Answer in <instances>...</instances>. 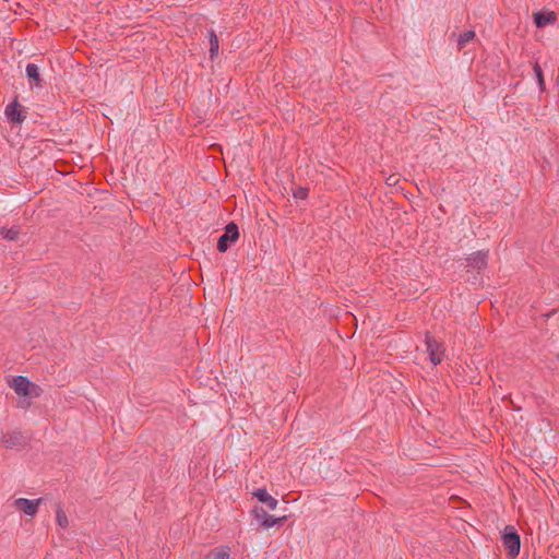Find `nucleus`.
<instances>
[{
    "label": "nucleus",
    "mask_w": 559,
    "mask_h": 559,
    "mask_svg": "<svg viewBox=\"0 0 559 559\" xmlns=\"http://www.w3.org/2000/svg\"><path fill=\"white\" fill-rule=\"evenodd\" d=\"M533 70L536 75L540 91H544L545 90V81H544L543 70H542L540 66L537 62H535L533 66Z\"/></svg>",
    "instance_id": "obj_17"
},
{
    "label": "nucleus",
    "mask_w": 559,
    "mask_h": 559,
    "mask_svg": "<svg viewBox=\"0 0 559 559\" xmlns=\"http://www.w3.org/2000/svg\"><path fill=\"white\" fill-rule=\"evenodd\" d=\"M502 547L509 559H515L521 548V538L516 528L512 525H506L501 532Z\"/></svg>",
    "instance_id": "obj_1"
},
{
    "label": "nucleus",
    "mask_w": 559,
    "mask_h": 559,
    "mask_svg": "<svg viewBox=\"0 0 559 559\" xmlns=\"http://www.w3.org/2000/svg\"><path fill=\"white\" fill-rule=\"evenodd\" d=\"M477 75L479 79H485L486 78V73H481L480 70H477Z\"/></svg>",
    "instance_id": "obj_20"
},
{
    "label": "nucleus",
    "mask_w": 559,
    "mask_h": 559,
    "mask_svg": "<svg viewBox=\"0 0 559 559\" xmlns=\"http://www.w3.org/2000/svg\"><path fill=\"white\" fill-rule=\"evenodd\" d=\"M454 36H455V34H454V33H451V35H450V37H449V38L451 39V38H452V37H454Z\"/></svg>",
    "instance_id": "obj_21"
},
{
    "label": "nucleus",
    "mask_w": 559,
    "mask_h": 559,
    "mask_svg": "<svg viewBox=\"0 0 559 559\" xmlns=\"http://www.w3.org/2000/svg\"><path fill=\"white\" fill-rule=\"evenodd\" d=\"M43 501L41 498L29 500L26 498H20L15 500V506L19 510L23 511L26 515L34 516L37 512L38 506Z\"/></svg>",
    "instance_id": "obj_8"
},
{
    "label": "nucleus",
    "mask_w": 559,
    "mask_h": 559,
    "mask_svg": "<svg viewBox=\"0 0 559 559\" xmlns=\"http://www.w3.org/2000/svg\"><path fill=\"white\" fill-rule=\"evenodd\" d=\"M251 513L263 528H271L285 520V516L275 518L270 515L262 507H254Z\"/></svg>",
    "instance_id": "obj_5"
},
{
    "label": "nucleus",
    "mask_w": 559,
    "mask_h": 559,
    "mask_svg": "<svg viewBox=\"0 0 559 559\" xmlns=\"http://www.w3.org/2000/svg\"><path fill=\"white\" fill-rule=\"evenodd\" d=\"M426 352L428 353L429 360L435 365L442 362L444 358V345L437 341L429 332L425 334Z\"/></svg>",
    "instance_id": "obj_2"
},
{
    "label": "nucleus",
    "mask_w": 559,
    "mask_h": 559,
    "mask_svg": "<svg viewBox=\"0 0 559 559\" xmlns=\"http://www.w3.org/2000/svg\"><path fill=\"white\" fill-rule=\"evenodd\" d=\"M475 37L474 31H466L456 37V48L462 50Z\"/></svg>",
    "instance_id": "obj_15"
},
{
    "label": "nucleus",
    "mask_w": 559,
    "mask_h": 559,
    "mask_svg": "<svg viewBox=\"0 0 559 559\" xmlns=\"http://www.w3.org/2000/svg\"><path fill=\"white\" fill-rule=\"evenodd\" d=\"M239 238V229L236 223L230 222L226 225L224 233L219 236L217 240V250L219 252H226L229 246L237 241Z\"/></svg>",
    "instance_id": "obj_3"
},
{
    "label": "nucleus",
    "mask_w": 559,
    "mask_h": 559,
    "mask_svg": "<svg viewBox=\"0 0 559 559\" xmlns=\"http://www.w3.org/2000/svg\"><path fill=\"white\" fill-rule=\"evenodd\" d=\"M293 195L295 199L305 200L308 197V189L304 187H298L294 190Z\"/></svg>",
    "instance_id": "obj_19"
},
{
    "label": "nucleus",
    "mask_w": 559,
    "mask_h": 559,
    "mask_svg": "<svg viewBox=\"0 0 559 559\" xmlns=\"http://www.w3.org/2000/svg\"><path fill=\"white\" fill-rule=\"evenodd\" d=\"M467 266L481 270L487 266V253L477 251L467 258Z\"/></svg>",
    "instance_id": "obj_11"
},
{
    "label": "nucleus",
    "mask_w": 559,
    "mask_h": 559,
    "mask_svg": "<svg viewBox=\"0 0 559 559\" xmlns=\"http://www.w3.org/2000/svg\"><path fill=\"white\" fill-rule=\"evenodd\" d=\"M10 386L15 391L17 395L29 396L32 390L38 389V386L29 381L26 377L16 376L10 383Z\"/></svg>",
    "instance_id": "obj_7"
},
{
    "label": "nucleus",
    "mask_w": 559,
    "mask_h": 559,
    "mask_svg": "<svg viewBox=\"0 0 559 559\" xmlns=\"http://www.w3.org/2000/svg\"><path fill=\"white\" fill-rule=\"evenodd\" d=\"M0 440L8 449L21 450L26 447L28 437L21 431L1 432Z\"/></svg>",
    "instance_id": "obj_4"
},
{
    "label": "nucleus",
    "mask_w": 559,
    "mask_h": 559,
    "mask_svg": "<svg viewBox=\"0 0 559 559\" xmlns=\"http://www.w3.org/2000/svg\"><path fill=\"white\" fill-rule=\"evenodd\" d=\"M210 39V58L214 60L218 56L219 41L214 29L209 31Z\"/></svg>",
    "instance_id": "obj_13"
},
{
    "label": "nucleus",
    "mask_w": 559,
    "mask_h": 559,
    "mask_svg": "<svg viewBox=\"0 0 559 559\" xmlns=\"http://www.w3.org/2000/svg\"><path fill=\"white\" fill-rule=\"evenodd\" d=\"M56 520L60 527L66 528L68 526V518L60 507L56 511Z\"/></svg>",
    "instance_id": "obj_18"
},
{
    "label": "nucleus",
    "mask_w": 559,
    "mask_h": 559,
    "mask_svg": "<svg viewBox=\"0 0 559 559\" xmlns=\"http://www.w3.org/2000/svg\"><path fill=\"white\" fill-rule=\"evenodd\" d=\"M204 559H230L228 547H218L212 549Z\"/></svg>",
    "instance_id": "obj_14"
},
{
    "label": "nucleus",
    "mask_w": 559,
    "mask_h": 559,
    "mask_svg": "<svg viewBox=\"0 0 559 559\" xmlns=\"http://www.w3.org/2000/svg\"><path fill=\"white\" fill-rule=\"evenodd\" d=\"M26 75L27 78L33 81L34 85L37 87H41V78L39 73V68L35 63H27L26 66Z\"/></svg>",
    "instance_id": "obj_12"
},
{
    "label": "nucleus",
    "mask_w": 559,
    "mask_h": 559,
    "mask_svg": "<svg viewBox=\"0 0 559 559\" xmlns=\"http://www.w3.org/2000/svg\"><path fill=\"white\" fill-rule=\"evenodd\" d=\"M255 497L261 503L265 504L270 510H275L278 501L272 497L265 488H258L253 491Z\"/></svg>",
    "instance_id": "obj_9"
},
{
    "label": "nucleus",
    "mask_w": 559,
    "mask_h": 559,
    "mask_svg": "<svg viewBox=\"0 0 559 559\" xmlns=\"http://www.w3.org/2000/svg\"><path fill=\"white\" fill-rule=\"evenodd\" d=\"M19 234H20V230L17 227L13 226V227H10V228H7V227H2L0 228V235L7 239V240H10V241H14L17 239L19 237Z\"/></svg>",
    "instance_id": "obj_16"
},
{
    "label": "nucleus",
    "mask_w": 559,
    "mask_h": 559,
    "mask_svg": "<svg viewBox=\"0 0 559 559\" xmlns=\"http://www.w3.org/2000/svg\"><path fill=\"white\" fill-rule=\"evenodd\" d=\"M5 116L12 123H22L27 117V110L15 98L5 107Z\"/></svg>",
    "instance_id": "obj_6"
},
{
    "label": "nucleus",
    "mask_w": 559,
    "mask_h": 559,
    "mask_svg": "<svg viewBox=\"0 0 559 559\" xmlns=\"http://www.w3.org/2000/svg\"><path fill=\"white\" fill-rule=\"evenodd\" d=\"M557 21V15L552 11H538L534 13V22L537 27H545L554 24Z\"/></svg>",
    "instance_id": "obj_10"
}]
</instances>
